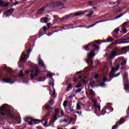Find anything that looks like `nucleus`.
<instances>
[{
	"label": "nucleus",
	"instance_id": "nucleus-37",
	"mask_svg": "<svg viewBox=\"0 0 129 129\" xmlns=\"http://www.w3.org/2000/svg\"><path fill=\"white\" fill-rule=\"evenodd\" d=\"M119 27L117 28H116L115 29H114V33H116V34H118V32H119Z\"/></svg>",
	"mask_w": 129,
	"mask_h": 129
},
{
	"label": "nucleus",
	"instance_id": "nucleus-27",
	"mask_svg": "<svg viewBox=\"0 0 129 129\" xmlns=\"http://www.w3.org/2000/svg\"><path fill=\"white\" fill-rule=\"evenodd\" d=\"M94 109H98L99 111H100V106L99 105H97L96 104H95V105H94Z\"/></svg>",
	"mask_w": 129,
	"mask_h": 129
},
{
	"label": "nucleus",
	"instance_id": "nucleus-5",
	"mask_svg": "<svg viewBox=\"0 0 129 129\" xmlns=\"http://www.w3.org/2000/svg\"><path fill=\"white\" fill-rule=\"evenodd\" d=\"M42 74H43V71H41L40 69L38 68L35 69V74L34 75V74H31L30 75V78L32 80L35 78V77H38V76H42Z\"/></svg>",
	"mask_w": 129,
	"mask_h": 129
},
{
	"label": "nucleus",
	"instance_id": "nucleus-28",
	"mask_svg": "<svg viewBox=\"0 0 129 129\" xmlns=\"http://www.w3.org/2000/svg\"><path fill=\"white\" fill-rule=\"evenodd\" d=\"M63 122H64L65 123H66L67 122H68V120H67V119L65 118L63 119H61L60 121V123H63Z\"/></svg>",
	"mask_w": 129,
	"mask_h": 129
},
{
	"label": "nucleus",
	"instance_id": "nucleus-59",
	"mask_svg": "<svg viewBox=\"0 0 129 129\" xmlns=\"http://www.w3.org/2000/svg\"><path fill=\"white\" fill-rule=\"evenodd\" d=\"M60 114L61 116H63V115H64V111H63V110H61Z\"/></svg>",
	"mask_w": 129,
	"mask_h": 129
},
{
	"label": "nucleus",
	"instance_id": "nucleus-51",
	"mask_svg": "<svg viewBox=\"0 0 129 129\" xmlns=\"http://www.w3.org/2000/svg\"><path fill=\"white\" fill-rule=\"evenodd\" d=\"M81 91H82V89H79L77 91H76V93L81 92Z\"/></svg>",
	"mask_w": 129,
	"mask_h": 129
},
{
	"label": "nucleus",
	"instance_id": "nucleus-19",
	"mask_svg": "<svg viewBox=\"0 0 129 129\" xmlns=\"http://www.w3.org/2000/svg\"><path fill=\"white\" fill-rule=\"evenodd\" d=\"M107 43H111V42H113L114 41V38H112L111 37H109L107 39H106Z\"/></svg>",
	"mask_w": 129,
	"mask_h": 129
},
{
	"label": "nucleus",
	"instance_id": "nucleus-29",
	"mask_svg": "<svg viewBox=\"0 0 129 129\" xmlns=\"http://www.w3.org/2000/svg\"><path fill=\"white\" fill-rule=\"evenodd\" d=\"M125 64H126V60H123V61H122L120 62L121 67L125 66Z\"/></svg>",
	"mask_w": 129,
	"mask_h": 129
},
{
	"label": "nucleus",
	"instance_id": "nucleus-48",
	"mask_svg": "<svg viewBox=\"0 0 129 129\" xmlns=\"http://www.w3.org/2000/svg\"><path fill=\"white\" fill-rule=\"evenodd\" d=\"M66 17L67 18V19H70V18H72L71 16V14H70L68 15H66Z\"/></svg>",
	"mask_w": 129,
	"mask_h": 129
},
{
	"label": "nucleus",
	"instance_id": "nucleus-57",
	"mask_svg": "<svg viewBox=\"0 0 129 129\" xmlns=\"http://www.w3.org/2000/svg\"><path fill=\"white\" fill-rule=\"evenodd\" d=\"M120 74H121V73H118L117 75H115L114 76V77H117L118 76H119V75H120Z\"/></svg>",
	"mask_w": 129,
	"mask_h": 129
},
{
	"label": "nucleus",
	"instance_id": "nucleus-4",
	"mask_svg": "<svg viewBox=\"0 0 129 129\" xmlns=\"http://www.w3.org/2000/svg\"><path fill=\"white\" fill-rule=\"evenodd\" d=\"M125 70H128V69H127V67H126V66H124L120 67L121 74L124 75L123 81L124 82H125V83H126V82L125 81L128 82V79H127V72H126Z\"/></svg>",
	"mask_w": 129,
	"mask_h": 129
},
{
	"label": "nucleus",
	"instance_id": "nucleus-34",
	"mask_svg": "<svg viewBox=\"0 0 129 129\" xmlns=\"http://www.w3.org/2000/svg\"><path fill=\"white\" fill-rule=\"evenodd\" d=\"M58 116L56 115H54V118H53V120L52 121V123H54L56 119H58V117H57Z\"/></svg>",
	"mask_w": 129,
	"mask_h": 129
},
{
	"label": "nucleus",
	"instance_id": "nucleus-14",
	"mask_svg": "<svg viewBox=\"0 0 129 129\" xmlns=\"http://www.w3.org/2000/svg\"><path fill=\"white\" fill-rule=\"evenodd\" d=\"M84 13H71V16L72 18H74V17H78V16H82L83 15Z\"/></svg>",
	"mask_w": 129,
	"mask_h": 129
},
{
	"label": "nucleus",
	"instance_id": "nucleus-10",
	"mask_svg": "<svg viewBox=\"0 0 129 129\" xmlns=\"http://www.w3.org/2000/svg\"><path fill=\"white\" fill-rule=\"evenodd\" d=\"M124 122V119H123V118H121L119 120V122L116 123L115 125L113 126V127H112V129H117V127H118L119 124H122V123H123Z\"/></svg>",
	"mask_w": 129,
	"mask_h": 129
},
{
	"label": "nucleus",
	"instance_id": "nucleus-52",
	"mask_svg": "<svg viewBox=\"0 0 129 129\" xmlns=\"http://www.w3.org/2000/svg\"><path fill=\"white\" fill-rule=\"evenodd\" d=\"M43 30L44 31V33H46V32H47V27L44 26L43 27Z\"/></svg>",
	"mask_w": 129,
	"mask_h": 129
},
{
	"label": "nucleus",
	"instance_id": "nucleus-16",
	"mask_svg": "<svg viewBox=\"0 0 129 129\" xmlns=\"http://www.w3.org/2000/svg\"><path fill=\"white\" fill-rule=\"evenodd\" d=\"M114 73L110 71L109 73V78L110 79L109 81H110V80H112L113 78H114Z\"/></svg>",
	"mask_w": 129,
	"mask_h": 129
},
{
	"label": "nucleus",
	"instance_id": "nucleus-39",
	"mask_svg": "<svg viewBox=\"0 0 129 129\" xmlns=\"http://www.w3.org/2000/svg\"><path fill=\"white\" fill-rule=\"evenodd\" d=\"M72 88V85L71 84H69V86L67 89V91H68V90H69V89H71Z\"/></svg>",
	"mask_w": 129,
	"mask_h": 129
},
{
	"label": "nucleus",
	"instance_id": "nucleus-23",
	"mask_svg": "<svg viewBox=\"0 0 129 129\" xmlns=\"http://www.w3.org/2000/svg\"><path fill=\"white\" fill-rule=\"evenodd\" d=\"M123 43V44H125V43H128V41H122L121 42H118V43H115V41H114V42H113V44L114 45H117V44H120L121 43Z\"/></svg>",
	"mask_w": 129,
	"mask_h": 129
},
{
	"label": "nucleus",
	"instance_id": "nucleus-30",
	"mask_svg": "<svg viewBox=\"0 0 129 129\" xmlns=\"http://www.w3.org/2000/svg\"><path fill=\"white\" fill-rule=\"evenodd\" d=\"M25 76V74H24V71L23 70H21L19 74V77H24Z\"/></svg>",
	"mask_w": 129,
	"mask_h": 129
},
{
	"label": "nucleus",
	"instance_id": "nucleus-44",
	"mask_svg": "<svg viewBox=\"0 0 129 129\" xmlns=\"http://www.w3.org/2000/svg\"><path fill=\"white\" fill-rule=\"evenodd\" d=\"M27 52H28V53H27V55L29 56V55H30V53L32 52V49L31 48H29L27 50Z\"/></svg>",
	"mask_w": 129,
	"mask_h": 129
},
{
	"label": "nucleus",
	"instance_id": "nucleus-60",
	"mask_svg": "<svg viewBox=\"0 0 129 129\" xmlns=\"http://www.w3.org/2000/svg\"><path fill=\"white\" fill-rule=\"evenodd\" d=\"M47 76H48V77H52V76H53V74H52V73H50L48 74Z\"/></svg>",
	"mask_w": 129,
	"mask_h": 129
},
{
	"label": "nucleus",
	"instance_id": "nucleus-17",
	"mask_svg": "<svg viewBox=\"0 0 129 129\" xmlns=\"http://www.w3.org/2000/svg\"><path fill=\"white\" fill-rule=\"evenodd\" d=\"M38 64H39L41 67H43L44 69L46 68L44 62H43V60L40 61V59H38Z\"/></svg>",
	"mask_w": 129,
	"mask_h": 129
},
{
	"label": "nucleus",
	"instance_id": "nucleus-13",
	"mask_svg": "<svg viewBox=\"0 0 129 129\" xmlns=\"http://www.w3.org/2000/svg\"><path fill=\"white\" fill-rule=\"evenodd\" d=\"M22 56L23 57H22V56H21V57H22L21 61L23 63H25V62H26L28 60V58H27V57H28V55H27V54H25L24 53H22Z\"/></svg>",
	"mask_w": 129,
	"mask_h": 129
},
{
	"label": "nucleus",
	"instance_id": "nucleus-25",
	"mask_svg": "<svg viewBox=\"0 0 129 129\" xmlns=\"http://www.w3.org/2000/svg\"><path fill=\"white\" fill-rule=\"evenodd\" d=\"M124 89L126 91H127V90H128V89H129V84H124Z\"/></svg>",
	"mask_w": 129,
	"mask_h": 129
},
{
	"label": "nucleus",
	"instance_id": "nucleus-8",
	"mask_svg": "<svg viewBox=\"0 0 129 129\" xmlns=\"http://www.w3.org/2000/svg\"><path fill=\"white\" fill-rule=\"evenodd\" d=\"M126 26H129V21L124 22L120 26H119V28L121 30L120 32H123V34L127 33V30H126V28H125Z\"/></svg>",
	"mask_w": 129,
	"mask_h": 129
},
{
	"label": "nucleus",
	"instance_id": "nucleus-46",
	"mask_svg": "<svg viewBox=\"0 0 129 129\" xmlns=\"http://www.w3.org/2000/svg\"><path fill=\"white\" fill-rule=\"evenodd\" d=\"M94 77L95 79H98V77H99V75H98V74H96L94 75Z\"/></svg>",
	"mask_w": 129,
	"mask_h": 129
},
{
	"label": "nucleus",
	"instance_id": "nucleus-6",
	"mask_svg": "<svg viewBox=\"0 0 129 129\" xmlns=\"http://www.w3.org/2000/svg\"><path fill=\"white\" fill-rule=\"evenodd\" d=\"M89 46H91V47H93V48H94V49H96L97 50H99V49H100L99 46H97L95 44H94L93 42H90L88 45H85L84 47V49H86V51H89V50H90V49L89 47Z\"/></svg>",
	"mask_w": 129,
	"mask_h": 129
},
{
	"label": "nucleus",
	"instance_id": "nucleus-11",
	"mask_svg": "<svg viewBox=\"0 0 129 129\" xmlns=\"http://www.w3.org/2000/svg\"><path fill=\"white\" fill-rule=\"evenodd\" d=\"M11 3L10 2L5 3V1L3 0H0V7H2V8H7L9 6H10V4Z\"/></svg>",
	"mask_w": 129,
	"mask_h": 129
},
{
	"label": "nucleus",
	"instance_id": "nucleus-22",
	"mask_svg": "<svg viewBox=\"0 0 129 129\" xmlns=\"http://www.w3.org/2000/svg\"><path fill=\"white\" fill-rule=\"evenodd\" d=\"M89 91L90 95H93V96H95V92L93 91V90H92V89H90Z\"/></svg>",
	"mask_w": 129,
	"mask_h": 129
},
{
	"label": "nucleus",
	"instance_id": "nucleus-50",
	"mask_svg": "<svg viewBox=\"0 0 129 129\" xmlns=\"http://www.w3.org/2000/svg\"><path fill=\"white\" fill-rule=\"evenodd\" d=\"M81 82H83V83H88V81L84 80H82L81 81Z\"/></svg>",
	"mask_w": 129,
	"mask_h": 129
},
{
	"label": "nucleus",
	"instance_id": "nucleus-26",
	"mask_svg": "<svg viewBox=\"0 0 129 129\" xmlns=\"http://www.w3.org/2000/svg\"><path fill=\"white\" fill-rule=\"evenodd\" d=\"M92 15H93V11H91L90 13L87 15L86 17L87 18H91V17H92Z\"/></svg>",
	"mask_w": 129,
	"mask_h": 129
},
{
	"label": "nucleus",
	"instance_id": "nucleus-20",
	"mask_svg": "<svg viewBox=\"0 0 129 129\" xmlns=\"http://www.w3.org/2000/svg\"><path fill=\"white\" fill-rule=\"evenodd\" d=\"M55 113L54 114V115L58 116L59 113H60V109H59L58 108H56L55 109Z\"/></svg>",
	"mask_w": 129,
	"mask_h": 129
},
{
	"label": "nucleus",
	"instance_id": "nucleus-45",
	"mask_svg": "<svg viewBox=\"0 0 129 129\" xmlns=\"http://www.w3.org/2000/svg\"><path fill=\"white\" fill-rule=\"evenodd\" d=\"M94 2L93 1H89L88 2V5L89 6H92V4H93Z\"/></svg>",
	"mask_w": 129,
	"mask_h": 129
},
{
	"label": "nucleus",
	"instance_id": "nucleus-21",
	"mask_svg": "<svg viewBox=\"0 0 129 129\" xmlns=\"http://www.w3.org/2000/svg\"><path fill=\"white\" fill-rule=\"evenodd\" d=\"M45 109L47 110H53V108L50 106V105L48 104L45 107Z\"/></svg>",
	"mask_w": 129,
	"mask_h": 129
},
{
	"label": "nucleus",
	"instance_id": "nucleus-3",
	"mask_svg": "<svg viewBox=\"0 0 129 129\" xmlns=\"http://www.w3.org/2000/svg\"><path fill=\"white\" fill-rule=\"evenodd\" d=\"M120 51H121L122 52H125V51H126L127 52H129V46H125L122 48L116 47L114 49V51H111L110 54V58L113 59V58L115 57V56H118V54H117L116 53Z\"/></svg>",
	"mask_w": 129,
	"mask_h": 129
},
{
	"label": "nucleus",
	"instance_id": "nucleus-7",
	"mask_svg": "<svg viewBox=\"0 0 129 129\" xmlns=\"http://www.w3.org/2000/svg\"><path fill=\"white\" fill-rule=\"evenodd\" d=\"M50 6L53 9H56V8H60V7H64V3L60 2H53L50 4Z\"/></svg>",
	"mask_w": 129,
	"mask_h": 129
},
{
	"label": "nucleus",
	"instance_id": "nucleus-63",
	"mask_svg": "<svg viewBox=\"0 0 129 129\" xmlns=\"http://www.w3.org/2000/svg\"><path fill=\"white\" fill-rule=\"evenodd\" d=\"M98 49H96L95 48V49H92V52H91V53H94V52H95V51H97Z\"/></svg>",
	"mask_w": 129,
	"mask_h": 129
},
{
	"label": "nucleus",
	"instance_id": "nucleus-33",
	"mask_svg": "<svg viewBox=\"0 0 129 129\" xmlns=\"http://www.w3.org/2000/svg\"><path fill=\"white\" fill-rule=\"evenodd\" d=\"M48 103L50 104V105H54V99H51L48 102Z\"/></svg>",
	"mask_w": 129,
	"mask_h": 129
},
{
	"label": "nucleus",
	"instance_id": "nucleus-40",
	"mask_svg": "<svg viewBox=\"0 0 129 129\" xmlns=\"http://www.w3.org/2000/svg\"><path fill=\"white\" fill-rule=\"evenodd\" d=\"M68 103V101L66 100L63 102V105L64 107H66L67 106V104Z\"/></svg>",
	"mask_w": 129,
	"mask_h": 129
},
{
	"label": "nucleus",
	"instance_id": "nucleus-31",
	"mask_svg": "<svg viewBox=\"0 0 129 129\" xmlns=\"http://www.w3.org/2000/svg\"><path fill=\"white\" fill-rule=\"evenodd\" d=\"M14 11H15V9L12 8V9H10L7 10V12L8 13H10V14H13V13H14Z\"/></svg>",
	"mask_w": 129,
	"mask_h": 129
},
{
	"label": "nucleus",
	"instance_id": "nucleus-24",
	"mask_svg": "<svg viewBox=\"0 0 129 129\" xmlns=\"http://www.w3.org/2000/svg\"><path fill=\"white\" fill-rule=\"evenodd\" d=\"M75 87H76V88H80V87H82V84H81V81L78 83V85Z\"/></svg>",
	"mask_w": 129,
	"mask_h": 129
},
{
	"label": "nucleus",
	"instance_id": "nucleus-64",
	"mask_svg": "<svg viewBox=\"0 0 129 129\" xmlns=\"http://www.w3.org/2000/svg\"><path fill=\"white\" fill-rule=\"evenodd\" d=\"M126 112H127V114L128 116H129V110H127Z\"/></svg>",
	"mask_w": 129,
	"mask_h": 129
},
{
	"label": "nucleus",
	"instance_id": "nucleus-2",
	"mask_svg": "<svg viewBox=\"0 0 129 129\" xmlns=\"http://www.w3.org/2000/svg\"><path fill=\"white\" fill-rule=\"evenodd\" d=\"M0 112L1 115L6 119L13 116L12 111L9 108V105L7 104H4L0 107Z\"/></svg>",
	"mask_w": 129,
	"mask_h": 129
},
{
	"label": "nucleus",
	"instance_id": "nucleus-1",
	"mask_svg": "<svg viewBox=\"0 0 129 129\" xmlns=\"http://www.w3.org/2000/svg\"><path fill=\"white\" fill-rule=\"evenodd\" d=\"M3 72L0 76V80L3 81L5 83H10V84H13L14 81L12 79L9 78V76L13 77V73H14V71L11 69L7 67L3 68ZM2 76H6L7 78L4 79H2Z\"/></svg>",
	"mask_w": 129,
	"mask_h": 129
},
{
	"label": "nucleus",
	"instance_id": "nucleus-38",
	"mask_svg": "<svg viewBox=\"0 0 129 129\" xmlns=\"http://www.w3.org/2000/svg\"><path fill=\"white\" fill-rule=\"evenodd\" d=\"M44 35V33H43V31L40 30L39 31V37H42Z\"/></svg>",
	"mask_w": 129,
	"mask_h": 129
},
{
	"label": "nucleus",
	"instance_id": "nucleus-43",
	"mask_svg": "<svg viewBox=\"0 0 129 129\" xmlns=\"http://www.w3.org/2000/svg\"><path fill=\"white\" fill-rule=\"evenodd\" d=\"M3 15H5L6 17H9L10 15H9V12L8 11L5 12Z\"/></svg>",
	"mask_w": 129,
	"mask_h": 129
},
{
	"label": "nucleus",
	"instance_id": "nucleus-58",
	"mask_svg": "<svg viewBox=\"0 0 129 129\" xmlns=\"http://www.w3.org/2000/svg\"><path fill=\"white\" fill-rule=\"evenodd\" d=\"M92 102H93V103H94V106L95 104H96V102H97V101H96V100H92Z\"/></svg>",
	"mask_w": 129,
	"mask_h": 129
},
{
	"label": "nucleus",
	"instance_id": "nucleus-12",
	"mask_svg": "<svg viewBox=\"0 0 129 129\" xmlns=\"http://www.w3.org/2000/svg\"><path fill=\"white\" fill-rule=\"evenodd\" d=\"M36 40H37V38L35 39H34L33 36H30L28 39V44L30 46H33L32 44H34L36 42Z\"/></svg>",
	"mask_w": 129,
	"mask_h": 129
},
{
	"label": "nucleus",
	"instance_id": "nucleus-56",
	"mask_svg": "<svg viewBox=\"0 0 129 129\" xmlns=\"http://www.w3.org/2000/svg\"><path fill=\"white\" fill-rule=\"evenodd\" d=\"M107 81V78H103V82H106Z\"/></svg>",
	"mask_w": 129,
	"mask_h": 129
},
{
	"label": "nucleus",
	"instance_id": "nucleus-54",
	"mask_svg": "<svg viewBox=\"0 0 129 129\" xmlns=\"http://www.w3.org/2000/svg\"><path fill=\"white\" fill-rule=\"evenodd\" d=\"M120 66V64L119 63H118L116 65V69L117 70H118V71L119 70Z\"/></svg>",
	"mask_w": 129,
	"mask_h": 129
},
{
	"label": "nucleus",
	"instance_id": "nucleus-62",
	"mask_svg": "<svg viewBox=\"0 0 129 129\" xmlns=\"http://www.w3.org/2000/svg\"><path fill=\"white\" fill-rule=\"evenodd\" d=\"M74 96V94H72L70 96H69V98H73Z\"/></svg>",
	"mask_w": 129,
	"mask_h": 129
},
{
	"label": "nucleus",
	"instance_id": "nucleus-47",
	"mask_svg": "<svg viewBox=\"0 0 129 129\" xmlns=\"http://www.w3.org/2000/svg\"><path fill=\"white\" fill-rule=\"evenodd\" d=\"M52 92V96L53 97H55V94L56 93V90L55 89L53 90V92L51 91Z\"/></svg>",
	"mask_w": 129,
	"mask_h": 129
},
{
	"label": "nucleus",
	"instance_id": "nucleus-35",
	"mask_svg": "<svg viewBox=\"0 0 129 129\" xmlns=\"http://www.w3.org/2000/svg\"><path fill=\"white\" fill-rule=\"evenodd\" d=\"M68 110H70L71 112H73L74 113V111H75L74 109H73V108L72 107H69L68 109Z\"/></svg>",
	"mask_w": 129,
	"mask_h": 129
},
{
	"label": "nucleus",
	"instance_id": "nucleus-15",
	"mask_svg": "<svg viewBox=\"0 0 129 129\" xmlns=\"http://www.w3.org/2000/svg\"><path fill=\"white\" fill-rule=\"evenodd\" d=\"M46 10V7H43L38 9L37 11V14H44L45 13V10Z\"/></svg>",
	"mask_w": 129,
	"mask_h": 129
},
{
	"label": "nucleus",
	"instance_id": "nucleus-53",
	"mask_svg": "<svg viewBox=\"0 0 129 129\" xmlns=\"http://www.w3.org/2000/svg\"><path fill=\"white\" fill-rule=\"evenodd\" d=\"M43 21L44 23H48V18L46 17H45L44 19H43Z\"/></svg>",
	"mask_w": 129,
	"mask_h": 129
},
{
	"label": "nucleus",
	"instance_id": "nucleus-36",
	"mask_svg": "<svg viewBox=\"0 0 129 129\" xmlns=\"http://www.w3.org/2000/svg\"><path fill=\"white\" fill-rule=\"evenodd\" d=\"M21 4H23V3L21 2H16V3H15L14 4H13V6H17L18 5H21Z\"/></svg>",
	"mask_w": 129,
	"mask_h": 129
},
{
	"label": "nucleus",
	"instance_id": "nucleus-41",
	"mask_svg": "<svg viewBox=\"0 0 129 129\" xmlns=\"http://www.w3.org/2000/svg\"><path fill=\"white\" fill-rule=\"evenodd\" d=\"M66 20H68L67 18H66V16L60 19V22H64V21H66Z\"/></svg>",
	"mask_w": 129,
	"mask_h": 129
},
{
	"label": "nucleus",
	"instance_id": "nucleus-32",
	"mask_svg": "<svg viewBox=\"0 0 129 129\" xmlns=\"http://www.w3.org/2000/svg\"><path fill=\"white\" fill-rule=\"evenodd\" d=\"M118 70L114 67H112L111 70V72H113V73H115Z\"/></svg>",
	"mask_w": 129,
	"mask_h": 129
},
{
	"label": "nucleus",
	"instance_id": "nucleus-18",
	"mask_svg": "<svg viewBox=\"0 0 129 129\" xmlns=\"http://www.w3.org/2000/svg\"><path fill=\"white\" fill-rule=\"evenodd\" d=\"M94 56H95V54L93 52H90L88 54V56L91 59L92 58H94Z\"/></svg>",
	"mask_w": 129,
	"mask_h": 129
},
{
	"label": "nucleus",
	"instance_id": "nucleus-42",
	"mask_svg": "<svg viewBox=\"0 0 129 129\" xmlns=\"http://www.w3.org/2000/svg\"><path fill=\"white\" fill-rule=\"evenodd\" d=\"M81 106L80 104H77V109H78V110H79L81 109Z\"/></svg>",
	"mask_w": 129,
	"mask_h": 129
},
{
	"label": "nucleus",
	"instance_id": "nucleus-55",
	"mask_svg": "<svg viewBox=\"0 0 129 129\" xmlns=\"http://www.w3.org/2000/svg\"><path fill=\"white\" fill-rule=\"evenodd\" d=\"M49 85H51V86H52V87H54V83H53V82H50L49 83Z\"/></svg>",
	"mask_w": 129,
	"mask_h": 129
},
{
	"label": "nucleus",
	"instance_id": "nucleus-9",
	"mask_svg": "<svg viewBox=\"0 0 129 129\" xmlns=\"http://www.w3.org/2000/svg\"><path fill=\"white\" fill-rule=\"evenodd\" d=\"M28 120H31V121H34V122H36L37 124H39L40 121V119H34L32 117H27L25 119V121H28Z\"/></svg>",
	"mask_w": 129,
	"mask_h": 129
},
{
	"label": "nucleus",
	"instance_id": "nucleus-61",
	"mask_svg": "<svg viewBox=\"0 0 129 129\" xmlns=\"http://www.w3.org/2000/svg\"><path fill=\"white\" fill-rule=\"evenodd\" d=\"M109 67H110V68H112V62H109Z\"/></svg>",
	"mask_w": 129,
	"mask_h": 129
},
{
	"label": "nucleus",
	"instance_id": "nucleus-49",
	"mask_svg": "<svg viewBox=\"0 0 129 129\" xmlns=\"http://www.w3.org/2000/svg\"><path fill=\"white\" fill-rule=\"evenodd\" d=\"M99 86H100L101 87H105V84H104V83H102V84L99 85Z\"/></svg>",
	"mask_w": 129,
	"mask_h": 129
}]
</instances>
